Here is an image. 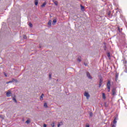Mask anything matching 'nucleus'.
<instances>
[{
  "mask_svg": "<svg viewBox=\"0 0 127 127\" xmlns=\"http://www.w3.org/2000/svg\"><path fill=\"white\" fill-rule=\"evenodd\" d=\"M107 89H108V92L111 91V81L109 80L107 84Z\"/></svg>",
  "mask_w": 127,
  "mask_h": 127,
  "instance_id": "1",
  "label": "nucleus"
},
{
  "mask_svg": "<svg viewBox=\"0 0 127 127\" xmlns=\"http://www.w3.org/2000/svg\"><path fill=\"white\" fill-rule=\"evenodd\" d=\"M102 85H103V77H100L99 88H101Z\"/></svg>",
  "mask_w": 127,
  "mask_h": 127,
  "instance_id": "2",
  "label": "nucleus"
},
{
  "mask_svg": "<svg viewBox=\"0 0 127 127\" xmlns=\"http://www.w3.org/2000/svg\"><path fill=\"white\" fill-rule=\"evenodd\" d=\"M84 95L85 97H86V99H87V100L89 99V98H90V94H89V93L85 92Z\"/></svg>",
  "mask_w": 127,
  "mask_h": 127,
  "instance_id": "3",
  "label": "nucleus"
},
{
  "mask_svg": "<svg viewBox=\"0 0 127 127\" xmlns=\"http://www.w3.org/2000/svg\"><path fill=\"white\" fill-rule=\"evenodd\" d=\"M117 91V88H114L112 89V95L113 96H115L116 95V92Z\"/></svg>",
  "mask_w": 127,
  "mask_h": 127,
  "instance_id": "4",
  "label": "nucleus"
},
{
  "mask_svg": "<svg viewBox=\"0 0 127 127\" xmlns=\"http://www.w3.org/2000/svg\"><path fill=\"white\" fill-rule=\"evenodd\" d=\"M11 92L10 91L8 90V92L6 93V97H10L11 96Z\"/></svg>",
  "mask_w": 127,
  "mask_h": 127,
  "instance_id": "5",
  "label": "nucleus"
},
{
  "mask_svg": "<svg viewBox=\"0 0 127 127\" xmlns=\"http://www.w3.org/2000/svg\"><path fill=\"white\" fill-rule=\"evenodd\" d=\"M87 77H88V79H92L93 78L91 76V74H90V72H86Z\"/></svg>",
  "mask_w": 127,
  "mask_h": 127,
  "instance_id": "6",
  "label": "nucleus"
},
{
  "mask_svg": "<svg viewBox=\"0 0 127 127\" xmlns=\"http://www.w3.org/2000/svg\"><path fill=\"white\" fill-rule=\"evenodd\" d=\"M43 97H44V94L42 93L40 97V101H43Z\"/></svg>",
  "mask_w": 127,
  "mask_h": 127,
  "instance_id": "7",
  "label": "nucleus"
},
{
  "mask_svg": "<svg viewBox=\"0 0 127 127\" xmlns=\"http://www.w3.org/2000/svg\"><path fill=\"white\" fill-rule=\"evenodd\" d=\"M118 79H119V73H116V81L117 82V81H118Z\"/></svg>",
  "mask_w": 127,
  "mask_h": 127,
  "instance_id": "8",
  "label": "nucleus"
},
{
  "mask_svg": "<svg viewBox=\"0 0 127 127\" xmlns=\"http://www.w3.org/2000/svg\"><path fill=\"white\" fill-rule=\"evenodd\" d=\"M51 23H52V21H51V20H50L48 22V25H49V26H51Z\"/></svg>",
  "mask_w": 127,
  "mask_h": 127,
  "instance_id": "9",
  "label": "nucleus"
},
{
  "mask_svg": "<svg viewBox=\"0 0 127 127\" xmlns=\"http://www.w3.org/2000/svg\"><path fill=\"white\" fill-rule=\"evenodd\" d=\"M12 82H15V83H18V80L17 79H15L14 78L12 79Z\"/></svg>",
  "mask_w": 127,
  "mask_h": 127,
  "instance_id": "10",
  "label": "nucleus"
},
{
  "mask_svg": "<svg viewBox=\"0 0 127 127\" xmlns=\"http://www.w3.org/2000/svg\"><path fill=\"white\" fill-rule=\"evenodd\" d=\"M57 22V21L56 20V19H54L53 21L52 25H55V23H56Z\"/></svg>",
  "mask_w": 127,
  "mask_h": 127,
  "instance_id": "11",
  "label": "nucleus"
},
{
  "mask_svg": "<svg viewBox=\"0 0 127 127\" xmlns=\"http://www.w3.org/2000/svg\"><path fill=\"white\" fill-rule=\"evenodd\" d=\"M80 7L81 10H82V11H84V9H85V7L82 5H80Z\"/></svg>",
  "mask_w": 127,
  "mask_h": 127,
  "instance_id": "12",
  "label": "nucleus"
},
{
  "mask_svg": "<svg viewBox=\"0 0 127 127\" xmlns=\"http://www.w3.org/2000/svg\"><path fill=\"white\" fill-rule=\"evenodd\" d=\"M46 5V2H45L41 5V7H44Z\"/></svg>",
  "mask_w": 127,
  "mask_h": 127,
  "instance_id": "13",
  "label": "nucleus"
},
{
  "mask_svg": "<svg viewBox=\"0 0 127 127\" xmlns=\"http://www.w3.org/2000/svg\"><path fill=\"white\" fill-rule=\"evenodd\" d=\"M44 107L45 108H46V109H47V108H48V105H47V103H45L44 104Z\"/></svg>",
  "mask_w": 127,
  "mask_h": 127,
  "instance_id": "14",
  "label": "nucleus"
},
{
  "mask_svg": "<svg viewBox=\"0 0 127 127\" xmlns=\"http://www.w3.org/2000/svg\"><path fill=\"white\" fill-rule=\"evenodd\" d=\"M102 97H103V99H106V94H105L104 93H102Z\"/></svg>",
  "mask_w": 127,
  "mask_h": 127,
  "instance_id": "15",
  "label": "nucleus"
},
{
  "mask_svg": "<svg viewBox=\"0 0 127 127\" xmlns=\"http://www.w3.org/2000/svg\"><path fill=\"white\" fill-rule=\"evenodd\" d=\"M35 4L37 5L38 4V0H35Z\"/></svg>",
  "mask_w": 127,
  "mask_h": 127,
  "instance_id": "16",
  "label": "nucleus"
},
{
  "mask_svg": "<svg viewBox=\"0 0 127 127\" xmlns=\"http://www.w3.org/2000/svg\"><path fill=\"white\" fill-rule=\"evenodd\" d=\"M77 61H78V62H81L82 61V60H81V57H79L78 58Z\"/></svg>",
  "mask_w": 127,
  "mask_h": 127,
  "instance_id": "17",
  "label": "nucleus"
},
{
  "mask_svg": "<svg viewBox=\"0 0 127 127\" xmlns=\"http://www.w3.org/2000/svg\"><path fill=\"white\" fill-rule=\"evenodd\" d=\"M26 124H30V120L28 119L26 121Z\"/></svg>",
  "mask_w": 127,
  "mask_h": 127,
  "instance_id": "18",
  "label": "nucleus"
},
{
  "mask_svg": "<svg viewBox=\"0 0 127 127\" xmlns=\"http://www.w3.org/2000/svg\"><path fill=\"white\" fill-rule=\"evenodd\" d=\"M13 101H14L15 103H17V101L16 100V99H15V98L14 97L13 98Z\"/></svg>",
  "mask_w": 127,
  "mask_h": 127,
  "instance_id": "19",
  "label": "nucleus"
},
{
  "mask_svg": "<svg viewBox=\"0 0 127 127\" xmlns=\"http://www.w3.org/2000/svg\"><path fill=\"white\" fill-rule=\"evenodd\" d=\"M51 126H52V127H55V123L53 122L52 124H51Z\"/></svg>",
  "mask_w": 127,
  "mask_h": 127,
  "instance_id": "20",
  "label": "nucleus"
},
{
  "mask_svg": "<svg viewBox=\"0 0 127 127\" xmlns=\"http://www.w3.org/2000/svg\"><path fill=\"white\" fill-rule=\"evenodd\" d=\"M124 64H127V61L126 60H123Z\"/></svg>",
  "mask_w": 127,
  "mask_h": 127,
  "instance_id": "21",
  "label": "nucleus"
},
{
  "mask_svg": "<svg viewBox=\"0 0 127 127\" xmlns=\"http://www.w3.org/2000/svg\"><path fill=\"white\" fill-rule=\"evenodd\" d=\"M9 83H13V81H12V80H11V81H9L8 82H7L6 83L9 84Z\"/></svg>",
  "mask_w": 127,
  "mask_h": 127,
  "instance_id": "22",
  "label": "nucleus"
},
{
  "mask_svg": "<svg viewBox=\"0 0 127 127\" xmlns=\"http://www.w3.org/2000/svg\"><path fill=\"white\" fill-rule=\"evenodd\" d=\"M116 119L115 118L114 120L113 121V124H117V120H116Z\"/></svg>",
  "mask_w": 127,
  "mask_h": 127,
  "instance_id": "23",
  "label": "nucleus"
},
{
  "mask_svg": "<svg viewBox=\"0 0 127 127\" xmlns=\"http://www.w3.org/2000/svg\"><path fill=\"white\" fill-rule=\"evenodd\" d=\"M54 3H55V5H58V2L57 1H55L54 2Z\"/></svg>",
  "mask_w": 127,
  "mask_h": 127,
  "instance_id": "24",
  "label": "nucleus"
},
{
  "mask_svg": "<svg viewBox=\"0 0 127 127\" xmlns=\"http://www.w3.org/2000/svg\"><path fill=\"white\" fill-rule=\"evenodd\" d=\"M107 56H108V57H109V58H110V57H111V54H110V53H108Z\"/></svg>",
  "mask_w": 127,
  "mask_h": 127,
  "instance_id": "25",
  "label": "nucleus"
},
{
  "mask_svg": "<svg viewBox=\"0 0 127 127\" xmlns=\"http://www.w3.org/2000/svg\"><path fill=\"white\" fill-rule=\"evenodd\" d=\"M89 116H90V117H93V113L90 112V113H89Z\"/></svg>",
  "mask_w": 127,
  "mask_h": 127,
  "instance_id": "26",
  "label": "nucleus"
},
{
  "mask_svg": "<svg viewBox=\"0 0 127 127\" xmlns=\"http://www.w3.org/2000/svg\"><path fill=\"white\" fill-rule=\"evenodd\" d=\"M23 38H24V39H26V38H27L26 37V35H24L23 36Z\"/></svg>",
  "mask_w": 127,
  "mask_h": 127,
  "instance_id": "27",
  "label": "nucleus"
},
{
  "mask_svg": "<svg viewBox=\"0 0 127 127\" xmlns=\"http://www.w3.org/2000/svg\"><path fill=\"white\" fill-rule=\"evenodd\" d=\"M29 26H30V27H32V24L31 23H29Z\"/></svg>",
  "mask_w": 127,
  "mask_h": 127,
  "instance_id": "28",
  "label": "nucleus"
},
{
  "mask_svg": "<svg viewBox=\"0 0 127 127\" xmlns=\"http://www.w3.org/2000/svg\"><path fill=\"white\" fill-rule=\"evenodd\" d=\"M51 77H52L51 74H49V78L51 79Z\"/></svg>",
  "mask_w": 127,
  "mask_h": 127,
  "instance_id": "29",
  "label": "nucleus"
},
{
  "mask_svg": "<svg viewBox=\"0 0 127 127\" xmlns=\"http://www.w3.org/2000/svg\"><path fill=\"white\" fill-rule=\"evenodd\" d=\"M108 15L110 16V15H111V12H109L108 13Z\"/></svg>",
  "mask_w": 127,
  "mask_h": 127,
  "instance_id": "30",
  "label": "nucleus"
},
{
  "mask_svg": "<svg viewBox=\"0 0 127 127\" xmlns=\"http://www.w3.org/2000/svg\"><path fill=\"white\" fill-rule=\"evenodd\" d=\"M4 75L5 77H7V75H6V73H4Z\"/></svg>",
  "mask_w": 127,
  "mask_h": 127,
  "instance_id": "31",
  "label": "nucleus"
},
{
  "mask_svg": "<svg viewBox=\"0 0 127 127\" xmlns=\"http://www.w3.org/2000/svg\"><path fill=\"white\" fill-rule=\"evenodd\" d=\"M60 126H61V125L60 124H58V127H60Z\"/></svg>",
  "mask_w": 127,
  "mask_h": 127,
  "instance_id": "32",
  "label": "nucleus"
},
{
  "mask_svg": "<svg viewBox=\"0 0 127 127\" xmlns=\"http://www.w3.org/2000/svg\"><path fill=\"white\" fill-rule=\"evenodd\" d=\"M44 127H47L46 124H44Z\"/></svg>",
  "mask_w": 127,
  "mask_h": 127,
  "instance_id": "33",
  "label": "nucleus"
},
{
  "mask_svg": "<svg viewBox=\"0 0 127 127\" xmlns=\"http://www.w3.org/2000/svg\"><path fill=\"white\" fill-rule=\"evenodd\" d=\"M86 127H90V125H87L86 126Z\"/></svg>",
  "mask_w": 127,
  "mask_h": 127,
  "instance_id": "34",
  "label": "nucleus"
},
{
  "mask_svg": "<svg viewBox=\"0 0 127 127\" xmlns=\"http://www.w3.org/2000/svg\"><path fill=\"white\" fill-rule=\"evenodd\" d=\"M0 118H1V119H2V115H0Z\"/></svg>",
  "mask_w": 127,
  "mask_h": 127,
  "instance_id": "35",
  "label": "nucleus"
},
{
  "mask_svg": "<svg viewBox=\"0 0 127 127\" xmlns=\"http://www.w3.org/2000/svg\"><path fill=\"white\" fill-rule=\"evenodd\" d=\"M112 127H116V125H113L112 126Z\"/></svg>",
  "mask_w": 127,
  "mask_h": 127,
  "instance_id": "36",
  "label": "nucleus"
},
{
  "mask_svg": "<svg viewBox=\"0 0 127 127\" xmlns=\"http://www.w3.org/2000/svg\"><path fill=\"white\" fill-rule=\"evenodd\" d=\"M53 2H55V0H53Z\"/></svg>",
  "mask_w": 127,
  "mask_h": 127,
  "instance_id": "37",
  "label": "nucleus"
},
{
  "mask_svg": "<svg viewBox=\"0 0 127 127\" xmlns=\"http://www.w3.org/2000/svg\"><path fill=\"white\" fill-rule=\"evenodd\" d=\"M84 65H85V66H87V64H84Z\"/></svg>",
  "mask_w": 127,
  "mask_h": 127,
  "instance_id": "38",
  "label": "nucleus"
},
{
  "mask_svg": "<svg viewBox=\"0 0 127 127\" xmlns=\"http://www.w3.org/2000/svg\"><path fill=\"white\" fill-rule=\"evenodd\" d=\"M40 48H41V47L40 46Z\"/></svg>",
  "mask_w": 127,
  "mask_h": 127,
  "instance_id": "39",
  "label": "nucleus"
}]
</instances>
